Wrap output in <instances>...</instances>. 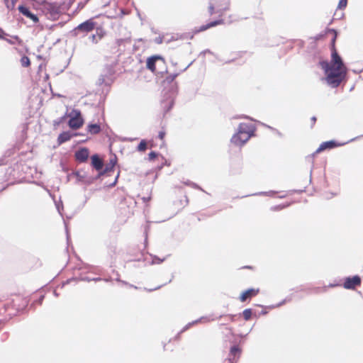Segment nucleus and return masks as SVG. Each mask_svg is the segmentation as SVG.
Masks as SVG:
<instances>
[{"mask_svg":"<svg viewBox=\"0 0 363 363\" xmlns=\"http://www.w3.org/2000/svg\"><path fill=\"white\" fill-rule=\"evenodd\" d=\"M70 138H63V137H61V138H58V143L59 144H61L67 140H68Z\"/></svg>","mask_w":363,"mask_h":363,"instance_id":"33","label":"nucleus"},{"mask_svg":"<svg viewBox=\"0 0 363 363\" xmlns=\"http://www.w3.org/2000/svg\"><path fill=\"white\" fill-rule=\"evenodd\" d=\"M41 10L48 19L55 21L61 13L60 6L56 2L43 1L41 4Z\"/></svg>","mask_w":363,"mask_h":363,"instance_id":"3","label":"nucleus"},{"mask_svg":"<svg viewBox=\"0 0 363 363\" xmlns=\"http://www.w3.org/2000/svg\"><path fill=\"white\" fill-rule=\"evenodd\" d=\"M361 279L359 276L353 277H347L344 282V287L347 289H354L357 286L360 285Z\"/></svg>","mask_w":363,"mask_h":363,"instance_id":"10","label":"nucleus"},{"mask_svg":"<svg viewBox=\"0 0 363 363\" xmlns=\"http://www.w3.org/2000/svg\"><path fill=\"white\" fill-rule=\"evenodd\" d=\"M91 164L96 170H101L104 166L102 160L98 155H94L91 157Z\"/></svg>","mask_w":363,"mask_h":363,"instance_id":"15","label":"nucleus"},{"mask_svg":"<svg viewBox=\"0 0 363 363\" xmlns=\"http://www.w3.org/2000/svg\"><path fill=\"white\" fill-rule=\"evenodd\" d=\"M18 0H11V4H13L14 5H16V3L17 2Z\"/></svg>","mask_w":363,"mask_h":363,"instance_id":"44","label":"nucleus"},{"mask_svg":"<svg viewBox=\"0 0 363 363\" xmlns=\"http://www.w3.org/2000/svg\"><path fill=\"white\" fill-rule=\"evenodd\" d=\"M353 72H354V73L359 74V73H361V72H362V69H360V70H357V69H355V70H354H354H353Z\"/></svg>","mask_w":363,"mask_h":363,"instance_id":"42","label":"nucleus"},{"mask_svg":"<svg viewBox=\"0 0 363 363\" xmlns=\"http://www.w3.org/2000/svg\"><path fill=\"white\" fill-rule=\"evenodd\" d=\"M164 135H165V132L164 130H160L158 133V135L157 136H164Z\"/></svg>","mask_w":363,"mask_h":363,"instance_id":"37","label":"nucleus"},{"mask_svg":"<svg viewBox=\"0 0 363 363\" xmlns=\"http://www.w3.org/2000/svg\"><path fill=\"white\" fill-rule=\"evenodd\" d=\"M84 134L77 133H74V134H69L67 132L63 131V132L60 133L58 136L62 137V136H84Z\"/></svg>","mask_w":363,"mask_h":363,"instance_id":"24","label":"nucleus"},{"mask_svg":"<svg viewBox=\"0 0 363 363\" xmlns=\"http://www.w3.org/2000/svg\"><path fill=\"white\" fill-rule=\"evenodd\" d=\"M87 132L91 135H96L101 132V128L99 123H90L86 126Z\"/></svg>","mask_w":363,"mask_h":363,"instance_id":"13","label":"nucleus"},{"mask_svg":"<svg viewBox=\"0 0 363 363\" xmlns=\"http://www.w3.org/2000/svg\"><path fill=\"white\" fill-rule=\"evenodd\" d=\"M240 353V349L236 347V346H233L231 347L230 349V354H229V358H228V363H232V359H231V357H235L236 355H239Z\"/></svg>","mask_w":363,"mask_h":363,"instance_id":"17","label":"nucleus"},{"mask_svg":"<svg viewBox=\"0 0 363 363\" xmlns=\"http://www.w3.org/2000/svg\"><path fill=\"white\" fill-rule=\"evenodd\" d=\"M113 74V72L112 71V69L111 68H107L106 69V73H104V74H101L98 79V82L97 84L99 85H101L103 84H106V78L108 77V76H111L112 74Z\"/></svg>","mask_w":363,"mask_h":363,"instance_id":"16","label":"nucleus"},{"mask_svg":"<svg viewBox=\"0 0 363 363\" xmlns=\"http://www.w3.org/2000/svg\"><path fill=\"white\" fill-rule=\"evenodd\" d=\"M259 292V289H250L247 291H244L241 296H240V301L244 302L248 298H250L252 296H255L257 295Z\"/></svg>","mask_w":363,"mask_h":363,"instance_id":"14","label":"nucleus"},{"mask_svg":"<svg viewBox=\"0 0 363 363\" xmlns=\"http://www.w3.org/2000/svg\"><path fill=\"white\" fill-rule=\"evenodd\" d=\"M241 117H242V116H238L235 117V118H241Z\"/></svg>","mask_w":363,"mask_h":363,"instance_id":"46","label":"nucleus"},{"mask_svg":"<svg viewBox=\"0 0 363 363\" xmlns=\"http://www.w3.org/2000/svg\"><path fill=\"white\" fill-rule=\"evenodd\" d=\"M67 120V117L66 115L60 117L59 118L53 121V125L54 127L57 128L58 127L61 123L66 122Z\"/></svg>","mask_w":363,"mask_h":363,"instance_id":"20","label":"nucleus"},{"mask_svg":"<svg viewBox=\"0 0 363 363\" xmlns=\"http://www.w3.org/2000/svg\"><path fill=\"white\" fill-rule=\"evenodd\" d=\"M13 38H14L16 41H18V43L19 44L21 43V40L19 39V38H18L17 35L14 36V37H13Z\"/></svg>","mask_w":363,"mask_h":363,"instance_id":"39","label":"nucleus"},{"mask_svg":"<svg viewBox=\"0 0 363 363\" xmlns=\"http://www.w3.org/2000/svg\"><path fill=\"white\" fill-rule=\"evenodd\" d=\"M208 12H209L210 15H213L214 13H216L215 7H214L213 4L211 3H210L209 6H208Z\"/></svg>","mask_w":363,"mask_h":363,"instance_id":"29","label":"nucleus"},{"mask_svg":"<svg viewBox=\"0 0 363 363\" xmlns=\"http://www.w3.org/2000/svg\"><path fill=\"white\" fill-rule=\"evenodd\" d=\"M199 320H196L195 322H193L192 324H194L195 323H198ZM191 325V323H189L188 325L186 326V329L189 328V326Z\"/></svg>","mask_w":363,"mask_h":363,"instance_id":"43","label":"nucleus"},{"mask_svg":"<svg viewBox=\"0 0 363 363\" xmlns=\"http://www.w3.org/2000/svg\"><path fill=\"white\" fill-rule=\"evenodd\" d=\"M156 157H157V155L155 152H151L148 155V159L150 161L153 160Z\"/></svg>","mask_w":363,"mask_h":363,"instance_id":"31","label":"nucleus"},{"mask_svg":"<svg viewBox=\"0 0 363 363\" xmlns=\"http://www.w3.org/2000/svg\"><path fill=\"white\" fill-rule=\"evenodd\" d=\"M0 39H3V36L0 34Z\"/></svg>","mask_w":363,"mask_h":363,"instance_id":"48","label":"nucleus"},{"mask_svg":"<svg viewBox=\"0 0 363 363\" xmlns=\"http://www.w3.org/2000/svg\"><path fill=\"white\" fill-rule=\"evenodd\" d=\"M96 35H97L98 39L100 40L104 36V33L102 31L101 29L99 30V28H97Z\"/></svg>","mask_w":363,"mask_h":363,"instance_id":"28","label":"nucleus"},{"mask_svg":"<svg viewBox=\"0 0 363 363\" xmlns=\"http://www.w3.org/2000/svg\"><path fill=\"white\" fill-rule=\"evenodd\" d=\"M229 4H230V1H229V0H228V1H227V4H226V6H225V8H223V9H218V10H217V11H216V13H218L220 16H222V15L223 14V12H224L225 11H227V10H228V9H229V7H228Z\"/></svg>","mask_w":363,"mask_h":363,"instance_id":"27","label":"nucleus"},{"mask_svg":"<svg viewBox=\"0 0 363 363\" xmlns=\"http://www.w3.org/2000/svg\"><path fill=\"white\" fill-rule=\"evenodd\" d=\"M6 6L7 7L8 9L12 10L14 8L15 5L13 4H11V2H6Z\"/></svg>","mask_w":363,"mask_h":363,"instance_id":"32","label":"nucleus"},{"mask_svg":"<svg viewBox=\"0 0 363 363\" xmlns=\"http://www.w3.org/2000/svg\"><path fill=\"white\" fill-rule=\"evenodd\" d=\"M157 63H163V57L161 55H155L149 57L147 59L146 67L149 70H150L152 73L155 74H160L161 76H162L164 73L167 72V68L161 70L157 69Z\"/></svg>","mask_w":363,"mask_h":363,"instance_id":"6","label":"nucleus"},{"mask_svg":"<svg viewBox=\"0 0 363 363\" xmlns=\"http://www.w3.org/2000/svg\"><path fill=\"white\" fill-rule=\"evenodd\" d=\"M89 39L94 44H97L99 41V40L98 39L97 35L96 34L90 35L89 36Z\"/></svg>","mask_w":363,"mask_h":363,"instance_id":"25","label":"nucleus"},{"mask_svg":"<svg viewBox=\"0 0 363 363\" xmlns=\"http://www.w3.org/2000/svg\"><path fill=\"white\" fill-rule=\"evenodd\" d=\"M165 61L163 59V63L162 64H160V63H157V69H165Z\"/></svg>","mask_w":363,"mask_h":363,"instance_id":"30","label":"nucleus"},{"mask_svg":"<svg viewBox=\"0 0 363 363\" xmlns=\"http://www.w3.org/2000/svg\"><path fill=\"white\" fill-rule=\"evenodd\" d=\"M349 141L344 142V143H337L335 140H330V141L324 142L317 149L316 152H320L321 151H323L326 149H332L335 147L340 146V145H344L345 143H347Z\"/></svg>","mask_w":363,"mask_h":363,"instance_id":"11","label":"nucleus"},{"mask_svg":"<svg viewBox=\"0 0 363 363\" xmlns=\"http://www.w3.org/2000/svg\"><path fill=\"white\" fill-rule=\"evenodd\" d=\"M248 138H247L245 140H241L240 138H232L230 140V143L235 145L242 146L247 143Z\"/></svg>","mask_w":363,"mask_h":363,"instance_id":"18","label":"nucleus"},{"mask_svg":"<svg viewBox=\"0 0 363 363\" xmlns=\"http://www.w3.org/2000/svg\"><path fill=\"white\" fill-rule=\"evenodd\" d=\"M116 157H113V158H111L110 160V162L109 164H108L106 167V169H105V172H110L113 169V168L114 167V166L116 165Z\"/></svg>","mask_w":363,"mask_h":363,"instance_id":"19","label":"nucleus"},{"mask_svg":"<svg viewBox=\"0 0 363 363\" xmlns=\"http://www.w3.org/2000/svg\"><path fill=\"white\" fill-rule=\"evenodd\" d=\"M21 64L22 67H27L30 65V60L28 58V57L23 55L21 58Z\"/></svg>","mask_w":363,"mask_h":363,"instance_id":"21","label":"nucleus"},{"mask_svg":"<svg viewBox=\"0 0 363 363\" xmlns=\"http://www.w3.org/2000/svg\"><path fill=\"white\" fill-rule=\"evenodd\" d=\"M96 25V22L94 21L92 18H89L79 24L72 30H71V35L73 37H77L82 34V36H84L88 33L94 30Z\"/></svg>","mask_w":363,"mask_h":363,"instance_id":"5","label":"nucleus"},{"mask_svg":"<svg viewBox=\"0 0 363 363\" xmlns=\"http://www.w3.org/2000/svg\"><path fill=\"white\" fill-rule=\"evenodd\" d=\"M6 40L9 43H10V44H11V45L15 44V42H14V41L11 40L6 39Z\"/></svg>","mask_w":363,"mask_h":363,"instance_id":"41","label":"nucleus"},{"mask_svg":"<svg viewBox=\"0 0 363 363\" xmlns=\"http://www.w3.org/2000/svg\"><path fill=\"white\" fill-rule=\"evenodd\" d=\"M155 42L157 44H161L162 43V38H157L155 39Z\"/></svg>","mask_w":363,"mask_h":363,"instance_id":"34","label":"nucleus"},{"mask_svg":"<svg viewBox=\"0 0 363 363\" xmlns=\"http://www.w3.org/2000/svg\"><path fill=\"white\" fill-rule=\"evenodd\" d=\"M89 155V152L88 149L81 148L75 152V157L77 161L84 162L87 160Z\"/></svg>","mask_w":363,"mask_h":363,"instance_id":"12","label":"nucleus"},{"mask_svg":"<svg viewBox=\"0 0 363 363\" xmlns=\"http://www.w3.org/2000/svg\"><path fill=\"white\" fill-rule=\"evenodd\" d=\"M162 262V260H160V259H153L152 262L154 264H160Z\"/></svg>","mask_w":363,"mask_h":363,"instance_id":"35","label":"nucleus"},{"mask_svg":"<svg viewBox=\"0 0 363 363\" xmlns=\"http://www.w3.org/2000/svg\"><path fill=\"white\" fill-rule=\"evenodd\" d=\"M242 314L245 320H248L252 316V311L251 309H245L244 310Z\"/></svg>","mask_w":363,"mask_h":363,"instance_id":"23","label":"nucleus"},{"mask_svg":"<svg viewBox=\"0 0 363 363\" xmlns=\"http://www.w3.org/2000/svg\"><path fill=\"white\" fill-rule=\"evenodd\" d=\"M18 9L21 14L30 18L33 23H38L39 21L38 16L32 13L28 7L24 5H20Z\"/></svg>","mask_w":363,"mask_h":363,"instance_id":"8","label":"nucleus"},{"mask_svg":"<svg viewBox=\"0 0 363 363\" xmlns=\"http://www.w3.org/2000/svg\"><path fill=\"white\" fill-rule=\"evenodd\" d=\"M269 128L272 130V134H279L278 131L276 129H273L272 128L267 126Z\"/></svg>","mask_w":363,"mask_h":363,"instance_id":"38","label":"nucleus"},{"mask_svg":"<svg viewBox=\"0 0 363 363\" xmlns=\"http://www.w3.org/2000/svg\"><path fill=\"white\" fill-rule=\"evenodd\" d=\"M69 116V118L67 121V124L71 129L77 130L83 125L84 120L79 110L73 109Z\"/></svg>","mask_w":363,"mask_h":363,"instance_id":"7","label":"nucleus"},{"mask_svg":"<svg viewBox=\"0 0 363 363\" xmlns=\"http://www.w3.org/2000/svg\"><path fill=\"white\" fill-rule=\"evenodd\" d=\"M4 2L6 4V2H9V0H4Z\"/></svg>","mask_w":363,"mask_h":363,"instance_id":"47","label":"nucleus"},{"mask_svg":"<svg viewBox=\"0 0 363 363\" xmlns=\"http://www.w3.org/2000/svg\"><path fill=\"white\" fill-rule=\"evenodd\" d=\"M206 53H211V52L210 51V50L207 49V50L202 51L201 52V55H205Z\"/></svg>","mask_w":363,"mask_h":363,"instance_id":"36","label":"nucleus"},{"mask_svg":"<svg viewBox=\"0 0 363 363\" xmlns=\"http://www.w3.org/2000/svg\"><path fill=\"white\" fill-rule=\"evenodd\" d=\"M223 23H224V20L223 19H218V20H215V21H211V22H209L208 23H207L206 25H202V26H201L199 28H195L194 30L193 33L194 34H196V33H199L200 32L205 31V30H206L208 28H211L212 27H215V26H218V25H221Z\"/></svg>","mask_w":363,"mask_h":363,"instance_id":"9","label":"nucleus"},{"mask_svg":"<svg viewBox=\"0 0 363 363\" xmlns=\"http://www.w3.org/2000/svg\"><path fill=\"white\" fill-rule=\"evenodd\" d=\"M274 209H281V207H279V206H275V207H274Z\"/></svg>","mask_w":363,"mask_h":363,"instance_id":"45","label":"nucleus"},{"mask_svg":"<svg viewBox=\"0 0 363 363\" xmlns=\"http://www.w3.org/2000/svg\"><path fill=\"white\" fill-rule=\"evenodd\" d=\"M311 121L313 122V123H315V121H316V117L315 116H313L311 118Z\"/></svg>","mask_w":363,"mask_h":363,"instance_id":"40","label":"nucleus"},{"mask_svg":"<svg viewBox=\"0 0 363 363\" xmlns=\"http://www.w3.org/2000/svg\"><path fill=\"white\" fill-rule=\"evenodd\" d=\"M147 143L145 140H143L138 146L139 151H145L147 149Z\"/></svg>","mask_w":363,"mask_h":363,"instance_id":"22","label":"nucleus"},{"mask_svg":"<svg viewBox=\"0 0 363 363\" xmlns=\"http://www.w3.org/2000/svg\"><path fill=\"white\" fill-rule=\"evenodd\" d=\"M192 62L189 63L186 67L184 69H181L179 72L173 73L169 74L166 77L164 81V84H170V86L168 89H164V99L162 101L163 107L164 108V111L167 113L169 111L174 104V98L177 94V86L176 84H172L174 79L182 72L186 70Z\"/></svg>","mask_w":363,"mask_h":363,"instance_id":"2","label":"nucleus"},{"mask_svg":"<svg viewBox=\"0 0 363 363\" xmlns=\"http://www.w3.org/2000/svg\"><path fill=\"white\" fill-rule=\"evenodd\" d=\"M249 121L246 122L240 123L236 131L233 134L232 136H238L239 135H246V136H255L256 126L252 118L247 116Z\"/></svg>","mask_w":363,"mask_h":363,"instance_id":"4","label":"nucleus"},{"mask_svg":"<svg viewBox=\"0 0 363 363\" xmlns=\"http://www.w3.org/2000/svg\"><path fill=\"white\" fill-rule=\"evenodd\" d=\"M347 0H340L337 8L340 9H343L347 6Z\"/></svg>","mask_w":363,"mask_h":363,"instance_id":"26","label":"nucleus"},{"mask_svg":"<svg viewBox=\"0 0 363 363\" xmlns=\"http://www.w3.org/2000/svg\"><path fill=\"white\" fill-rule=\"evenodd\" d=\"M327 32L334 33V37L331 40L333 48L331 60L330 62L323 60L320 61L319 64L326 74L325 81L327 84L332 88H336L342 81L346 79L348 69L335 48V43L337 35V31L333 28H329Z\"/></svg>","mask_w":363,"mask_h":363,"instance_id":"1","label":"nucleus"}]
</instances>
